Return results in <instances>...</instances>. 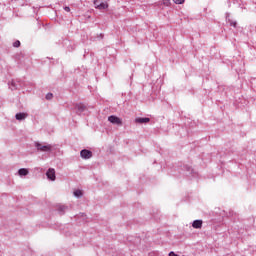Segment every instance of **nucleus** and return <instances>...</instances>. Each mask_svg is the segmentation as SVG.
<instances>
[{
    "label": "nucleus",
    "mask_w": 256,
    "mask_h": 256,
    "mask_svg": "<svg viewBox=\"0 0 256 256\" xmlns=\"http://www.w3.org/2000/svg\"><path fill=\"white\" fill-rule=\"evenodd\" d=\"M64 11H66L67 13L71 12V8H69V6L64 7Z\"/></svg>",
    "instance_id": "16"
},
{
    "label": "nucleus",
    "mask_w": 256,
    "mask_h": 256,
    "mask_svg": "<svg viewBox=\"0 0 256 256\" xmlns=\"http://www.w3.org/2000/svg\"><path fill=\"white\" fill-rule=\"evenodd\" d=\"M108 121L112 123V125H118V126H121L123 125V120L117 116H109L108 117Z\"/></svg>",
    "instance_id": "2"
},
{
    "label": "nucleus",
    "mask_w": 256,
    "mask_h": 256,
    "mask_svg": "<svg viewBox=\"0 0 256 256\" xmlns=\"http://www.w3.org/2000/svg\"><path fill=\"white\" fill-rule=\"evenodd\" d=\"M82 159H91L93 157V152L90 150L84 149L80 152Z\"/></svg>",
    "instance_id": "4"
},
{
    "label": "nucleus",
    "mask_w": 256,
    "mask_h": 256,
    "mask_svg": "<svg viewBox=\"0 0 256 256\" xmlns=\"http://www.w3.org/2000/svg\"><path fill=\"white\" fill-rule=\"evenodd\" d=\"M169 256H179V255L175 254V252H170Z\"/></svg>",
    "instance_id": "17"
},
{
    "label": "nucleus",
    "mask_w": 256,
    "mask_h": 256,
    "mask_svg": "<svg viewBox=\"0 0 256 256\" xmlns=\"http://www.w3.org/2000/svg\"><path fill=\"white\" fill-rule=\"evenodd\" d=\"M47 178L50 179V181H55L56 177H55V169L53 168H49L47 173Z\"/></svg>",
    "instance_id": "5"
},
{
    "label": "nucleus",
    "mask_w": 256,
    "mask_h": 256,
    "mask_svg": "<svg viewBox=\"0 0 256 256\" xmlns=\"http://www.w3.org/2000/svg\"><path fill=\"white\" fill-rule=\"evenodd\" d=\"M149 121H151V119H149V118H136L135 119V123H140V124L149 123Z\"/></svg>",
    "instance_id": "9"
},
{
    "label": "nucleus",
    "mask_w": 256,
    "mask_h": 256,
    "mask_svg": "<svg viewBox=\"0 0 256 256\" xmlns=\"http://www.w3.org/2000/svg\"><path fill=\"white\" fill-rule=\"evenodd\" d=\"M173 3H175L176 5H183V3H185V0H173Z\"/></svg>",
    "instance_id": "12"
},
{
    "label": "nucleus",
    "mask_w": 256,
    "mask_h": 256,
    "mask_svg": "<svg viewBox=\"0 0 256 256\" xmlns=\"http://www.w3.org/2000/svg\"><path fill=\"white\" fill-rule=\"evenodd\" d=\"M18 175H20V177H25L29 175V170L27 168H21L18 170Z\"/></svg>",
    "instance_id": "7"
},
{
    "label": "nucleus",
    "mask_w": 256,
    "mask_h": 256,
    "mask_svg": "<svg viewBox=\"0 0 256 256\" xmlns=\"http://www.w3.org/2000/svg\"><path fill=\"white\" fill-rule=\"evenodd\" d=\"M35 147L38 149V151H42V152H49L51 151V145H43L39 142L35 143Z\"/></svg>",
    "instance_id": "3"
},
{
    "label": "nucleus",
    "mask_w": 256,
    "mask_h": 256,
    "mask_svg": "<svg viewBox=\"0 0 256 256\" xmlns=\"http://www.w3.org/2000/svg\"><path fill=\"white\" fill-rule=\"evenodd\" d=\"M94 6H95V9H99V11H103L104 9H108L109 4L101 0H94Z\"/></svg>",
    "instance_id": "1"
},
{
    "label": "nucleus",
    "mask_w": 256,
    "mask_h": 256,
    "mask_svg": "<svg viewBox=\"0 0 256 256\" xmlns=\"http://www.w3.org/2000/svg\"><path fill=\"white\" fill-rule=\"evenodd\" d=\"M27 116V113H18L16 114V119L17 121H23L24 119H27Z\"/></svg>",
    "instance_id": "8"
},
{
    "label": "nucleus",
    "mask_w": 256,
    "mask_h": 256,
    "mask_svg": "<svg viewBox=\"0 0 256 256\" xmlns=\"http://www.w3.org/2000/svg\"><path fill=\"white\" fill-rule=\"evenodd\" d=\"M76 109L79 111V113H83V111H85V109H87V107L84 106V104H77Z\"/></svg>",
    "instance_id": "10"
},
{
    "label": "nucleus",
    "mask_w": 256,
    "mask_h": 256,
    "mask_svg": "<svg viewBox=\"0 0 256 256\" xmlns=\"http://www.w3.org/2000/svg\"><path fill=\"white\" fill-rule=\"evenodd\" d=\"M13 46L14 47H21V42L19 40H17L16 42H14Z\"/></svg>",
    "instance_id": "15"
},
{
    "label": "nucleus",
    "mask_w": 256,
    "mask_h": 256,
    "mask_svg": "<svg viewBox=\"0 0 256 256\" xmlns=\"http://www.w3.org/2000/svg\"><path fill=\"white\" fill-rule=\"evenodd\" d=\"M162 3L165 7H169V5H171V0H162Z\"/></svg>",
    "instance_id": "13"
},
{
    "label": "nucleus",
    "mask_w": 256,
    "mask_h": 256,
    "mask_svg": "<svg viewBox=\"0 0 256 256\" xmlns=\"http://www.w3.org/2000/svg\"><path fill=\"white\" fill-rule=\"evenodd\" d=\"M75 197H83V191L81 190H75L74 191Z\"/></svg>",
    "instance_id": "11"
},
{
    "label": "nucleus",
    "mask_w": 256,
    "mask_h": 256,
    "mask_svg": "<svg viewBox=\"0 0 256 256\" xmlns=\"http://www.w3.org/2000/svg\"><path fill=\"white\" fill-rule=\"evenodd\" d=\"M46 99H47L48 101H51V99H53V94H52V93H48V94L46 95Z\"/></svg>",
    "instance_id": "14"
},
{
    "label": "nucleus",
    "mask_w": 256,
    "mask_h": 256,
    "mask_svg": "<svg viewBox=\"0 0 256 256\" xmlns=\"http://www.w3.org/2000/svg\"><path fill=\"white\" fill-rule=\"evenodd\" d=\"M192 227L194 229H201V227H203V220H195L193 223H192Z\"/></svg>",
    "instance_id": "6"
}]
</instances>
